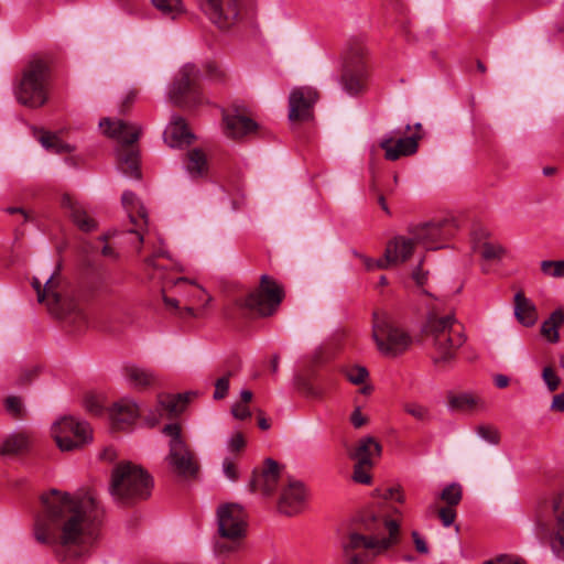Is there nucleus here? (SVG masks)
Returning a JSON list of instances; mask_svg holds the SVG:
<instances>
[{"label":"nucleus","mask_w":564,"mask_h":564,"mask_svg":"<svg viewBox=\"0 0 564 564\" xmlns=\"http://www.w3.org/2000/svg\"><path fill=\"white\" fill-rule=\"evenodd\" d=\"M34 521L37 542L52 547L61 562L82 557L97 539L102 511L90 492L70 495L51 490L41 497Z\"/></svg>","instance_id":"f257e3e1"},{"label":"nucleus","mask_w":564,"mask_h":564,"mask_svg":"<svg viewBox=\"0 0 564 564\" xmlns=\"http://www.w3.org/2000/svg\"><path fill=\"white\" fill-rule=\"evenodd\" d=\"M365 532L349 531L341 538L344 564H371L400 541V524L388 511H369L362 518Z\"/></svg>","instance_id":"f03ea898"},{"label":"nucleus","mask_w":564,"mask_h":564,"mask_svg":"<svg viewBox=\"0 0 564 564\" xmlns=\"http://www.w3.org/2000/svg\"><path fill=\"white\" fill-rule=\"evenodd\" d=\"M424 333L433 347L435 362L452 360L466 340L464 326L454 314L431 313L424 326Z\"/></svg>","instance_id":"7ed1b4c3"},{"label":"nucleus","mask_w":564,"mask_h":564,"mask_svg":"<svg viewBox=\"0 0 564 564\" xmlns=\"http://www.w3.org/2000/svg\"><path fill=\"white\" fill-rule=\"evenodd\" d=\"M99 127L106 135L116 139L120 143L118 148L119 170L126 176L139 180L141 177L139 153L133 143L138 141L141 129L135 124L109 118L102 119Z\"/></svg>","instance_id":"20e7f679"},{"label":"nucleus","mask_w":564,"mask_h":564,"mask_svg":"<svg viewBox=\"0 0 564 564\" xmlns=\"http://www.w3.org/2000/svg\"><path fill=\"white\" fill-rule=\"evenodd\" d=\"M152 485L151 476L130 462L120 463L112 470L111 495L122 503L147 499Z\"/></svg>","instance_id":"39448f33"},{"label":"nucleus","mask_w":564,"mask_h":564,"mask_svg":"<svg viewBox=\"0 0 564 564\" xmlns=\"http://www.w3.org/2000/svg\"><path fill=\"white\" fill-rule=\"evenodd\" d=\"M50 68L43 59L31 61L15 87L18 101L30 108L42 107L48 98Z\"/></svg>","instance_id":"423d86ee"},{"label":"nucleus","mask_w":564,"mask_h":564,"mask_svg":"<svg viewBox=\"0 0 564 564\" xmlns=\"http://www.w3.org/2000/svg\"><path fill=\"white\" fill-rule=\"evenodd\" d=\"M372 338L384 356H398L411 345L412 338L386 311H376L372 318Z\"/></svg>","instance_id":"0eeeda50"},{"label":"nucleus","mask_w":564,"mask_h":564,"mask_svg":"<svg viewBox=\"0 0 564 564\" xmlns=\"http://www.w3.org/2000/svg\"><path fill=\"white\" fill-rule=\"evenodd\" d=\"M162 433L169 437L166 463L171 470L184 479H193L199 470L195 453L187 444L178 423L166 424Z\"/></svg>","instance_id":"6e6552de"},{"label":"nucleus","mask_w":564,"mask_h":564,"mask_svg":"<svg viewBox=\"0 0 564 564\" xmlns=\"http://www.w3.org/2000/svg\"><path fill=\"white\" fill-rule=\"evenodd\" d=\"M551 506L552 520L538 517L536 534L557 558L564 561V490L553 497Z\"/></svg>","instance_id":"1a4fd4ad"},{"label":"nucleus","mask_w":564,"mask_h":564,"mask_svg":"<svg viewBox=\"0 0 564 564\" xmlns=\"http://www.w3.org/2000/svg\"><path fill=\"white\" fill-rule=\"evenodd\" d=\"M283 296L281 285L269 275L263 274L259 288L242 299L239 305L250 315L268 316L275 312Z\"/></svg>","instance_id":"9d476101"},{"label":"nucleus","mask_w":564,"mask_h":564,"mask_svg":"<svg viewBox=\"0 0 564 564\" xmlns=\"http://www.w3.org/2000/svg\"><path fill=\"white\" fill-rule=\"evenodd\" d=\"M366 54L367 50L362 41L351 40L349 42L341 75L343 88L349 95H357L365 87L367 78Z\"/></svg>","instance_id":"9b49d317"},{"label":"nucleus","mask_w":564,"mask_h":564,"mask_svg":"<svg viewBox=\"0 0 564 564\" xmlns=\"http://www.w3.org/2000/svg\"><path fill=\"white\" fill-rule=\"evenodd\" d=\"M32 286L37 293V300L40 303H44L48 311L59 317L65 318L72 314L84 318L83 313L78 310L77 304L72 300L66 299L62 292L61 279L57 274H52L44 288H42L41 281L37 278H33Z\"/></svg>","instance_id":"f8f14e48"},{"label":"nucleus","mask_w":564,"mask_h":564,"mask_svg":"<svg viewBox=\"0 0 564 564\" xmlns=\"http://www.w3.org/2000/svg\"><path fill=\"white\" fill-rule=\"evenodd\" d=\"M199 69L195 65H184L170 88V100L174 105L183 108H192L200 105L203 102V96L199 88Z\"/></svg>","instance_id":"ddd939ff"},{"label":"nucleus","mask_w":564,"mask_h":564,"mask_svg":"<svg viewBox=\"0 0 564 564\" xmlns=\"http://www.w3.org/2000/svg\"><path fill=\"white\" fill-rule=\"evenodd\" d=\"M51 433L61 451H73L91 441L89 425L73 416H64L56 421Z\"/></svg>","instance_id":"4468645a"},{"label":"nucleus","mask_w":564,"mask_h":564,"mask_svg":"<svg viewBox=\"0 0 564 564\" xmlns=\"http://www.w3.org/2000/svg\"><path fill=\"white\" fill-rule=\"evenodd\" d=\"M410 229L416 243L435 250L442 248L443 243L454 236L457 227L452 219H441L416 225Z\"/></svg>","instance_id":"2eb2a0df"},{"label":"nucleus","mask_w":564,"mask_h":564,"mask_svg":"<svg viewBox=\"0 0 564 564\" xmlns=\"http://www.w3.org/2000/svg\"><path fill=\"white\" fill-rule=\"evenodd\" d=\"M218 534L223 539H243L247 513L238 503H224L217 508Z\"/></svg>","instance_id":"dca6fc26"},{"label":"nucleus","mask_w":564,"mask_h":564,"mask_svg":"<svg viewBox=\"0 0 564 564\" xmlns=\"http://www.w3.org/2000/svg\"><path fill=\"white\" fill-rule=\"evenodd\" d=\"M200 8L219 29H228L238 20L240 0H199Z\"/></svg>","instance_id":"f3484780"},{"label":"nucleus","mask_w":564,"mask_h":564,"mask_svg":"<svg viewBox=\"0 0 564 564\" xmlns=\"http://www.w3.org/2000/svg\"><path fill=\"white\" fill-rule=\"evenodd\" d=\"M308 491L305 485L295 478H289L283 486L278 509L285 516H295L302 512L306 506Z\"/></svg>","instance_id":"a211bd4d"},{"label":"nucleus","mask_w":564,"mask_h":564,"mask_svg":"<svg viewBox=\"0 0 564 564\" xmlns=\"http://www.w3.org/2000/svg\"><path fill=\"white\" fill-rule=\"evenodd\" d=\"M318 100V93L312 87L294 88L289 98L291 121H306L313 118V107Z\"/></svg>","instance_id":"6ab92c4d"},{"label":"nucleus","mask_w":564,"mask_h":564,"mask_svg":"<svg viewBox=\"0 0 564 564\" xmlns=\"http://www.w3.org/2000/svg\"><path fill=\"white\" fill-rule=\"evenodd\" d=\"M121 202L131 223L135 226V229L131 230V232L135 235L139 243H145L148 246L150 240L145 238L143 234V228L148 226V214L144 206L137 195L130 191H126L122 194Z\"/></svg>","instance_id":"aec40b11"},{"label":"nucleus","mask_w":564,"mask_h":564,"mask_svg":"<svg viewBox=\"0 0 564 564\" xmlns=\"http://www.w3.org/2000/svg\"><path fill=\"white\" fill-rule=\"evenodd\" d=\"M471 248L484 260L499 261L506 254V248L490 240V232L482 227L475 228L471 232Z\"/></svg>","instance_id":"412c9836"},{"label":"nucleus","mask_w":564,"mask_h":564,"mask_svg":"<svg viewBox=\"0 0 564 564\" xmlns=\"http://www.w3.org/2000/svg\"><path fill=\"white\" fill-rule=\"evenodd\" d=\"M420 135H411L394 139L391 134L384 135L379 147L384 151V158L389 161H395L401 156L414 154L417 151V140Z\"/></svg>","instance_id":"4be33fe9"},{"label":"nucleus","mask_w":564,"mask_h":564,"mask_svg":"<svg viewBox=\"0 0 564 564\" xmlns=\"http://www.w3.org/2000/svg\"><path fill=\"white\" fill-rule=\"evenodd\" d=\"M416 245L409 228L406 235H400L391 239L386 247V258L391 265H397L410 259Z\"/></svg>","instance_id":"5701e85b"},{"label":"nucleus","mask_w":564,"mask_h":564,"mask_svg":"<svg viewBox=\"0 0 564 564\" xmlns=\"http://www.w3.org/2000/svg\"><path fill=\"white\" fill-rule=\"evenodd\" d=\"M223 121L225 134L232 139L242 138L258 128L252 119L238 112V110L224 112Z\"/></svg>","instance_id":"b1692460"},{"label":"nucleus","mask_w":564,"mask_h":564,"mask_svg":"<svg viewBox=\"0 0 564 564\" xmlns=\"http://www.w3.org/2000/svg\"><path fill=\"white\" fill-rule=\"evenodd\" d=\"M61 206L80 230L88 232L96 228V221L88 216L83 205L69 194L62 196Z\"/></svg>","instance_id":"393cba45"},{"label":"nucleus","mask_w":564,"mask_h":564,"mask_svg":"<svg viewBox=\"0 0 564 564\" xmlns=\"http://www.w3.org/2000/svg\"><path fill=\"white\" fill-rule=\"evenodd\" d=\"M280 479V467L276 462L268 459L263 470L256 475L251 486L253 491H260L264 495H271L278 487Z\"/></svg>","instance_id":"a878e982"},{"label":"nucleus","mask_w":564,"mask_h":564,"mask_svg":"<svg viewBox=\"0 0 564 564\" xmlns=\"http://www.w3.org/2000/svg\"><path fill=\"white\" fill-rule=\"evenodd\" d=\"M194 139V134L188 129L185 120L181 117L173 118L164 132V140L171 148L189 145Z\"/></svg>","instance_id":"bb28decb"},{"label":"nucleus","mask_w":564,"mask_h":564,"mask_svg":"<svg viewBox=\"0 0 564 564\" xmlns=\"http://www.w3.org/2000/svg\"><path fill=\"white\" fill-rule=\"evenodd\" d=\"M140 411L137 403L130 399H121L113 404L110 417L116 429L122 430L131 425L139 416Z\"/></svg>","instance_id":"cd10ccee"},{"label":"nucleus","mask_w":564,"mask_h":564,"mask_svg":"<svg viewBox=\"0 0 564 564\" xmlns=\"http://www.w3.org/2000/svg\"><path fill=\"white\" fill-rule=\"evenodd\" d=\"M175 262L163 249L162 246H153L152 253L144 259V269L150 272L153 279H165V271L175 267Z\"/></svg>","instance_id":"c85d7f7f"},{"label":"nucleus","mask_w":564,"mask_h":564,"mask_svg":"<svg viewBox=\"0 0 564 564\" xmlns=\"http://www.w3.org/2000/svg\"><path fill=\"white\" fill-rule=\"evenodd\" d=\"M381 451V445L373 437L367 436L357 442L350 456L356 462H361V464L373 465L376 459L380 457Z\"/></svg>","instance_id":"c756f323"},{"label":"nucleus","mask_w":564,"mask_h":564,"mask_svg":"<svg viewBox=\"0 0 564 564\" xmlns=\"http://www.w3.org/2000/svg\"><path fill=\"white\" fill-rule=\"evenodd\" d=\"M194 397L193 392L184 394H164L159 397V412L160 416L166 415L173 417L181 414L189 400Z\"/></svg>","instance_id":"7c9ffc66"},{"label":"nucleus","mask_w":564,"mask_h":564,"mask_svg":"<svg viewBox=\"0 0 564 564\" xmlns=\"http://www.w3.org/2000/svg\"><path fill=\"white\" fill-rule=\"evenodd\" d=\"M123 372L129 384L134 389L143 390L156 382V376L152 370L135 365L126 366Z\"/></svg>","instance_id":"2f4dec72"},{"label":"nucleus","mask_w":564,"mask_h":564,"mask_svg":"<svg viewBox=\"0 0 564 564\" xmlns=\"http://www.w3.org/2000/svg\"><path fill=\"white\" fill-rule=\"evenodd\" d=\"M514 315L523 326H532L538 319L535 305L522 292L514 295Z\"/></svg>","instance_id":"473e14b6"},{"label":"nucleus","mask_w":564,"mask_h":564,"mask_svg":"<svg viewBox=\"0 0 564 564\" xmlns=\"http://www.w3.org/2000/svg\"><path fill=\"white\" fill-rule=\"evenodd\" d=\"M182 283H189L192 285V300L189 301L191 305H187L184 307V314L181 313L182 316H189V317H198L200 316V313L198 310H196L193 305L198 304L202 307H205V305L210 301V296L206 293L204 289L196 285L194 282H189L185 278H178L175 280V285H181Z\"/></svg>","instance_id":"72a5a7b5"},{"label":"nucleus","mask_w":564,"mask_h":564,"mask_svg":"<svg viewBox=\"0 0 564 564\" xmlns=\"http://www.w3.org/2000/svg\"><path fill=\"white\" fill-rule=\"evenodd\" d=\"M448 405L453 410L464 412H473L486 408L485 401L474 393L453 394L448 398Z\"/></svg>","instance_id":"f704fd0d"},{"label":"nucleus","mask_w":564,"mask_h":564,"mask_svg":"<svg viewBox=\"0 0 564 564\" xmlns=\"http://www.w3.org/2000/svg\"><path fill=\"white\" fill-rule=\"evenodd\" d=\"M564 324V310H555L550 317L544 321L541 327L542 335L551 343H557L560 339L558 327Z\"/></svg>","instance_id":"c9c22d12"},{"label":"nucleus","mask_w":564,"mask_h":564,"mask_svg":"<svg viewBox=\"0 0 564 564\" xmlns=\"http://www.w3.org/2000/svg\"><path fill=\"white\" fill-rule=\"evenodd\" d=\"M186 170L192 177L203 176L207 172L206 154L199 149H193L187 153Z\"/></svg>","instance_id":"e433bc0d"},{"label":"nucleus","mask_w":564,"mask_h":564,"mask_svg":"<svg viewBox=\"0 0 564 564\" xmlns=\"http://www.w3.org/2000/svg\"><path fill=\"white\" fill-rule=\"evenodd\" d=\"M29 437L23 434L8 437L0 446V455H15L25 452L29 448Z\"/></svg>","instance_id":"4c0bfd02"},{"label":"nucleus","mask_w":564,"mask_h":564,"mask_svg":"<svg viewBox=\"0 0 564 564\" xmlns=\"http://www.w3.org/2000/svg\"><path fill=\"white\" fill-rule=\"evenodd\" d=\"M39 140L46 150L55 153H68L73 150L70 145L63 142L55 133L43 132Z\"/></svg>","instance_id":"58836bf2"},{"label":"nucleus","mask_w":564,"mask_h":564,"mask_svg":"<svg viewBox=\"0 0 564 564\" xmlns=\"http://www.w3.org/2000/svg\"><path fill=\"white\" fill-rule=\"evenodd\" d=\"M153 6L164 15L175 19L183 12L181 0H152Z\"/></svg>","instance_id":"ea45409f"},{"label":"nucleus","mask_w":564,"mask_h":564,"mask_svg":"<svg viewBox=\"0 0 564 564\" xmlns=\"http://www.w3.org/2000/svg\"><path fill=\"white\" fill-rule=\"evenodd\" d=\"M441 499L449 507H456L462 500V487L457 484L446 486L441 492Z\"/></svg>","instance_id":"a19ab883"},{"label":"nucleus","mask_w":564,"mask_h":564,"mask_svg":"<svg viewBox=\"0 0 564 564\" xmlns=\"http://www.w3.org/2000/svg\"><path fill=\"white\" fill-rule=\"evenodd\" d=\"M242 539H223L220 538L214 544V552L217 555L226 556L238 550Z\"/></svg>","instance_id":"79ce46f5"},{"label":"nucleus","mask_w":564,"mask_h":564,"mask_svg":"<svg viewBox=\"0 0 564 564\" xmlns=\"http://www.w3.org/2000/svg\"><path fill=\"white\" fill-rule=\"evenodd\" d=\"M345 377L352 384H364L369 373L362 366H348L343 369Z\"/></svg>","instance_id":"37998d69"},{"label":"nucleus","mask_w":564,"mask_h":564,"mask_svg":"<svg viewBox=\"0 0 564 564\" xmlns=\"http://www.w3.org/2000/svg\"><path fill=\"white\" fill-rule=\"evenodd\" d=\"M541 271L545 276L564 278V260H544L541 262Z\"/></svg>","instance_id":"c03bdc74"},{"label":"nucleus","mask_w":564,"mask_h":564,"mask_svg":"<svg viewBox=\"0 0 564 564\" xmlns=\"http://www.w3.org/2000/svg\"><path fill=\"white\" fill-rule=\"evenodd\" d=\"M477 434L487 443L497 445L500 441L499 431L489 424H481L476 427Z\"/></svg>","instance_id":"a18cd8bd"},{"label":"nucleus","mask_w":564,"mask_h":564,"mask_svg":"<svg viewBox=\"0 0 564 564\" xmlns=\"http://www.w3.org/2000/svg\"><path fill=\"white\" fill-rule=\"evenodd\" d=\"M403 410L415 420L425 421L429 419V410L426 406L416 403L408 402L403 405Z\"/></svg>","instance_id":"49530a36"},{"label":"nucleus","mask_w":564,"mask_h":564,"mask_svg":"<svg viewBox=\"0 0 564 564\" xmlns=\"http://www.w3.org/2000/svg\"><path fill=\"white\" fill-rule=\"evenodd\" d=\"M371 464H361V462H356L354 468V480L360 484L368 485L371 481L370 469Z\"/></svg>","instance_id":"de8ad7c7"},{"label":"nucleus","mask_w":564,"mask_h":564,"mask_svg":"<svg viewBox=\"0 0 564 564\" xmlns=\"http://www.w3.org/2000/svg\"><path fill=\"white\" fill-rule=\"evenodd\" d=\"M542 379H543L544 383L546 384L549 391L554 392L555 390L558 389L561 379L556 375L553 367H551V366L544 367V369L542 371Z\"/></svg>","instance_id":"09e8293b"},{"label":"nucleus","mask_w":564,"mask_h":564,"mask_svg":"<svg viewBox=\"0 0 564 564\" xmlns=\"http://www.w3.org/2000/svg\"><path fill=\"white\" fill-rule=\"evenodd\" d=\"M232 375L231 371H229L224 377L217 379L215 383V391H214V398L216 400H220L227 395L228 389H229V378Z\"/></svg>","instance_id":"8fccbe9b"},{"label":"nucleus","mask_w":564,"mask_h":564,"mask_svg":"<svg viewBox=\"0 0 564 564\" xmlns=\"http://www.w3.org/2000/svg\"><path fill=\"white\" fill-rule=\"evenodd\" d=\"M359 257H360L365 268L369 271H372L376 269H387L391 265L390 262L388 261V259L386 258V256L382 259H377V260L371 259L366 256H359Z\"/></svg>","instance_id":"3c124183"},{"label":"nucleus","mask_w":564,"mask_h":564,"mask_svg":"<svg viewBox=\"0 0 564 564\" xmlns=\"http://www.w3.org/2000/svg\"><path fill=\"white\" fill-rule=\"evenodd\" d=\"M4 406L7 412H9L14 417H20L22 414V401L18 397H8L4 402Z\"/></svg>","instance_id":"603ef678"},{"label":"nucleus","mask_w":564,"mask_h":564,"mask_svg":"<svg viewBox=\"0 0 564 564\" xmlns=\"http://www.w3.org/2000/svg\"><path fill=\"white\" fill-rule=\"evenodd\" d=\"M84 404L86 410L94 415H99L102 412V404L100 399L96 395H86Z\"/></svg>","instance_id":"864d4df0"},{"label":"nucleus","mask_w":564,"mask_h":564,"mask_svg":"<svg viewBox=\"0 0 564 564\" xmlns=\"http://www.w3.org/2000/svg\"><path fill=\"white\" fill-rule=\"evenodd\" d=\"M437 513L444 527L452 525L456 519V510L454 507H443Z\"/></svg>","instance_id":"5fc2aeb1"},{"label":"nucleus","mask_w":564,"mask_h":564,"mask_svg":"<svg viewBox=\"0 0 564 564\" xmlns=\"http://www.w3.org/2000/svg\"><path fill=\"white\" fill-rule=\"evenodd\" d=\"M245 446H246V440H245V436L242 435V433H240V432L235 433L228 442V449L231 453H238V452L242 451L245 448Z\"/></svg>","instance_id":"6e6d98bb"},{"label":"nucleus","mask_w":564,"mask_h":564,"mask_svg":"<svg viewBox=\"0 0 564 564\" xmlns=\"http://www.w3.org/2000/svg\"><path fill=\"white\" fill-rule=\"evenodd\" d=\"M223 469H224L225 475L230 480H236L238 478L237 466H236V463L232 459L225 458L224 463H223Z\"/></svg>","instance_id":"4d7b16f0"},{"label":"nucleus","mask_w":564,"mask_h":564,"mask_svg":"<svg viewBox=\"0 0 564 564\" xmlns=\"http://www.w3.org/2000/svg\"><path fill=\"white\" fill-rule=\"evenodd\" d=\"M412 539L415 546V550L421 554H427L429 553V546L427 543L417 531L412 532Z\"/></svg>","instance_id":"13d9d810"},{"label":"nucleus","mask_w":564,"mask_h":564,"mask_svg":"<svg viewBox=\"0 0 564 564\" xmlns=\"http://www.w3.org/2000/svg\"><path fill=\"white\" fill-rule=\"evenodd\" d=\"M232 415L238 420H246L251 416V412L247 404L236 403L232 406Z\"/></svg>","instance_id":"bf43d9fd"},{"label":"nucleus","mask_w":564,"mask_h":564,"mask_svg":"<svg viewBox=\"0 0 564 564\" xmlns=\"http://www.w3.org/2000/svg\"><path fill=\"white\" fill-rule=\"evenodd\" d=\"M429 272L424 271L422 268V262L417 265V268L412 273V279L419 286H423L427 281Z\"/></svg>","instance_id":"052dcab7"},{"label":"nucleus","mask_w":564,"mask_h":564,"mask_svg":"<svg viewBox=\"0 0 564 564\" xmlns=\"http://www.w3.org/2000/svg\"><path fill=\"white\" fill-rule=\"evenodd\" d=\"M382 497L384 500L394 499L400 503L404 502V495L400 488H388L384 490Z\"/></svg>","instance_id":"680f3d73"},{"label":"nucleus","mask_w":564,"mask_h":564,"mask_svg":"<svg viewBox=\"0 0 564 564\" xmlns=\"http://www.w3.org/2000/svg\"><path fill=\"white\" fill-rule=\"evenodd\" d=\"M350 422L356 429H359L367 423V417L361 413L359 408H356L350 415Z\"/></svg>","instance_id":"e2e57ef3"},{"label":"nucleus","mask_w":564,"mask_h":564,"mask_svg":"<svg viewBox=\"0 0 564 564\" xmlns=\"http://www.w3.org/2000/svg\"><path fill=\"white\" fill-rule=\"evenodd\" d=\"M551 410L555 412H564V392L553 397Z\"/></svg>","instance_id":"0e129e2a"},{"label":"nucleus","mask_w":564,"mask_h":564,"mask_svg":"<svg viewBox=\"0 0 564 564\" xmlns=\"http://www.w3.org/2000/svg\"><path fill=\"white\" fill-rule=\"evenodd\" d=\"M37 376V369L36 368H28L22 370L20 375V381L21 383L30 382L33 378Z\"/></svg>","instance_id":"69168bd1"},{"label":"nucleus","mask_w":564,"mask_h":564,"mask_svg":"<svg viewBox=\"0 0 564 564\" xmlns=\"http://www.w3.org/2000/svg\"><path fill=\"white\" fill-rule=\"evenodd\" d=\"M206 73L210 78L219 79L223 76V72L215 63H209L206 65Z\"/></svg>","instance_id":"338daca9"},{"label":"nucleus","mask_w":564,"mask_h":564,"mask_svg":"<svg viewBox=\"0 0 564 564\" xmlns=\"http://www.w3.org/2000/svg\"><path fill=\"white\" fill-rule=\"evenodd\" d=\"M485 564H523V563L520 562L519 560H514V558L509 557V556H500V557L497 558L496 562L487 561Z\"/></svg>","instance_id":"774afa93"}]
</instances>
